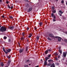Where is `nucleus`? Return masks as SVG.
Listing matches in <instances>:
<instances>
[{
  "label": "nucleus",
  "mask_w": 67,
  "mask_h": 67,
  "mask_svg": "<svg viewBox=\"0 0 67 67\" xmlns=\"http://www.w3.org/2000/svg\"><path fill=\"white\" fill-rule=\"evenodd\" d=\"M56 12V10H53V13H55Z\"/></svg>",
  "instance_id": "25"
},
{
  "label": "nucleus",
  "mask_w": 67,
  "mask_h": 67,
  "mask_svg": "<svg viewBox=\"0 0 67 67\" xmlns=\"http://www.w3.org/2000/svg\"><path fill=\"white\" fill-rule=\"evenodd\" d=\"M59 13H60L61 14H63V12H62V10H59Z\"/></svg>",
  "instance_id": "16"
},
{
  "label": "nucleus",
  "mask_w": 67,
  "mask_h": 67,
  "mask_svg": "<svg viewBox=\"0 0 67 67\" xmlns=\"http://www.w3.org/2000/svg\"><path fill=\"white\" fill-rule=\"evenodd\" d=\"M1 65L2 67L3 66H4V64H3V63H2V62L1 63Z\"/></svg>",
  "instance_id": "17"
},
{
  "label": "nucleus",
  "mask_w": 67,
  "mask_h": 67,
  "mask_svg": "<svg viewBox=\"0 0 67 67\" xmlns=\"http://www.w3.org/2000/svg\"><path fill=\"white\" fill-rule=\"evenodd\" d=\"M67 55V52H63V56L64 57H66Z\"/></svg>",
  "instance_id": "5"
},
{
  "label": "nucleus",
  "mask_w": 67,
  "mask_h": 67,
  "mask_svg": "<svg viewBox=\"0 0 67 67\" xmlns=\"http://www.w3.org/2000/svg\"><path fill=\"white\" fill-rule=\"evenodd\" d=\"M6 3H7V4H8V3H9V2L7 1V2H6Z\"/></svg>",
  "instance_id": "46"
},
{
  "label": "nucleus",
  "mask_w": 67,
  "mask_h": 67,
  "mask_svg": "<svg viewBox=\"0 0 67 67\" xmlns=\"http://www.w3.org/2000/svg\"><path fill=\"white\" fill-rule=\"evenodd\" d=\"M25 39V38H24L23 37L21 38V40H24Z\"/></svg>",
  "instance_id": "31"
},
{
  "label": "nucleus",
  "mask_w": 67,
  "mask_h": 67,
  "mask_svg": "<svg viewBox=\"0 0 67 67\" xmlns=\"http://www.w3.org/2000/svg\"><path fill=\"white\" fill-rule=\"evenodd\" d=\"M29 65H31L30 64H29Z\"/></svg>",
  "instance_id": "59"
},
{
  "label": "nucleus",
  "mask_w": 67,
  "mask_h": 67,
  "mask_svg": "<svg viewBox=\"0 0 67 67\" xmlns=\"http://www.w3.org/2000/svg\"><path fill=\"white\" fill-rule=\"evenodd\" d=\"M66 4L67 5V2H66Z\"/></svg>",
  "instance_id": "56"
},
{
  "label": "nucleus",
  "mask_w": 67,
  "mask_h": 67,
  "mask_svg": "<svg viewBox=\"0 0 67 67\" xmlns=\"http://www.w3.org/2000/svg\"><path fill=\"white\" fill-rule=\"evenodd\" d=\"M32 10V7H30L29 9L28 10L27 12H30L31 11V10Z\"/></svg>",
  "instance_id": "6"
},
{
  "label": "nucleus",
  "mask_w": 67,
  "mask_h": 67,
  "mask_svg": "<svg viewBox=\"0 0 67 67\" xmlns=\"http://www.w3.org/2000/svg\"><path fill=\"white\" fill-rule=\"evenodd\" d=\"M64 41L65 42H67V40H65Z\"/></svg>",
  "instance_id": "45"
},
{
  "label": "nucleus",
  "mask_w": 67,
  "mask_h": 67,
  "mask_svg": "<svg viewBox=\"0 0 67 67\" xmlns=\"http://www.w3.org/2000/svg\"><path fill=\"white\" fill-rule=\"evenodd\" d=\"M8 40V41L9 42H10L11 41V40L10 39H9Z\"/></svg>",
  "instance_id": "39"
},
{
  "label": "nucleus",
  "mask_w": 67,
  "mask_h": 67,
  "mask_svg": "<svg viewBox=\"0 0 67 67\" xmlns=\"http://www.w3.org/2000/svg\"><path fill=\"white\" fill-rule=\"evenodd\" d=\"M0 27H1V26H0Z\"/></svg>",
  "instance_id": "64"
},
{
  "label": "nucleus",
  "mask_w": 67,
  "mask_h": 67,
  "mask_svg": "<svg viewBox=\"0 0 67 67\" xmlns=\"http://www.w3.org/2000/svg\"><path fill=\"white\" fill-rule=\"evenodd\" d=\"M4 16H2V18H4Z\"/></svg>",
  "instance_id": "54"
},
{
  "label": "nucleus",
  "mask_w": 67,
  "mask_h": 67,
  "mask_svg": "<svg viewBox=\"0 0 67 67\" xmlns=\"http://www.w3.org/2000/svg\"><path fill=\"white\" fill-rule=\"evenodd\" d=\"M27 31H28L29 30V27H27Z\"/></svg>",
  "instance_id": "42"
},
{
  "label": "nucleus",
  "mask_w": 67,
  "mask_h": 67,
  "mask_svg": "<svg viewBox=\"0 0 67 67\" xmlns=\"http://www.w3.org/2000/svg\"><path fill=\"white\" fill-rule=\"evenodd\" d=\"M63 19H64V17H63Z\"/></svg>",
  "instance_id": "63"
},
{
  "label": "nucleus",
  "mask_w": 67,
  "mask_h": 67,
  "mask_svg": "<svg viewBox=\"0 0 67 67\" xmlns=\"http://www.w3.org/2000/svg\"><path fill=\"white\" fill-rule=\"evenodd\" d=\"M3 51H4V52H5V49H3Z\"/></svg>",
  "instance_id": "48"
},
{
  "label": "nucleus",
  "mask_w": 67,
  "mask_h": 67,
  "mask_svg": "<svg viewBox=\"0 0 67 67\" xmlns=\"http://www.w3.org/2000/svg\"><path fill=\"white\" fill-rule=\"evenodd\" d=\"M56 1H58V0H56Z\"/></svg>",
  "instance_id": "62"
},
{
  "label": "nucleus",
  "mask_w": 67,
  "mask_h": 67,
  "mask_svg": "<svg viewBox=\"0 0 67 67\" xmlns=\"http://www.w3.org/2000/svg\"><path fill=\"white\" fill-rule=\"evenodd\" d=\"M7 30V28L4 27H2L1 28H0V31L3 32H4Z\"/></svg>",
  "instance_id": "1"
},
{
  "label": "nucleus",
  "mask_w": 67,
  "mask_h": 67,
  "mask_svg": "<svg viewBox=\"0 0 67 67\" xmlns=\"http://www.w3.org/2000/svg\"><path fill=\"white\" fill-rule=\"evenodd\" d=\"M59 52L61 54L62 53V50H59Z\"/></svg>",
  "instance_id": "19"
},
{
  "label": "nucleus",
  "mask_w": 67,
  "mask_h": 67,
  "mask_svg": "<svg viewBox=\"0 0 67 67\" xmlns=\"http://www.w3.org/2000/svg\"><path fill=\"white\" fill-rule=\"evenodd\" d=\"M49 59V58L47 57L46 58H45V60H46V61L47 62V60L48 59Z\"/></svg>",
  "instance_id": "12"
},
{
  "label": "nucleus",
  "mask_w": 67,
  "mask_h": 67,
  "mask_svg": "<svg viewBox=\"0 0 67 67\" xmlns=\"http://www.w3.org/2000/svg\"><path fill=\"white\" fill-rule=\"evenodd\" d=\"M48 53H49V52L47 50L45 52V53L46 54H47Z\"/></svg>",
  "instance_id": "15"
},
{
  "label": "nucleus",
  "mask_w": 67,
  "mask_h": 67,
  "mask_svg": "<svg viewBox=\"0 0 67 67\" xmlns=\"http://www.w3.org/2000/svg\"><path fill=\"white\" fill-rule=\"evenodd\" d=\"M6 51H7V52H8V53L9 52H11V49H6Z\"/></svg>",
  "instance_id": "9"
},
{
  "label": "nucleus",
  "mask_w": 67,
  "mask_h": 67,
  "mask_svg": "<svg viewBox=\"0 0 67 67\" xmlns=\"http://www.w3.org/2000/svg\"><path fill=\"white\" fill-rule=\"evenodd\" d=\"M5 67H8L7 66H5Z\"/></svg>",
  "instance_id": "60"
},
{
  "label": "nucleus",
  "mask_w": 67,
  "mask_h": 67,
  "mask_svg": "<svg viewBox=\"0 0 67 67\" xmlns=\"http://www.w3.org/2000/svg\"><path fill=\"white\" fill-rule=\"evenodd\" d=\"M53 60H48L49 62H52Z\"/></svg>",
  "instance_id": "23"
},
{
  "label": "nucleus",
  "mask_w": 67,
  "mask_h": 67,
  "mask_svg": "<svg viewBox=\"0 0 67 67\" xmlns=\"http://www.w3.org/2000/svg\"><path fill=\"white\" fill-rule=\"evenodd\" d=\"M59 65V63L57 65Z\"/></svg>",
  "instance_id": "57"
},
{
  "label": "nucleus",
  "mask_w": 67,
  "mask_h": 67,
  "mask_svg": "<svg viewBox=\"0 0 67 67\" xmlns=\"http://www.w3.org/2000/svg\"><path fill=\"white\" fill-rule=\"evenodd\" d=\"M13 6H12L10 8L11 9H12V8H13Z\"/></svg>",
  "instance_id": "43"
},
{
  "label": "nucleus",
  "mask_w": 67,
  "mask_h": 67,
  "mask_svg": "<svg viewBox=\"0 0 67 67\" xmlns=\"http://www.w3.org/2000/svg\"><path fill=\"white\" fill-rule=\"evenodd\" d=\"M29 60H26V62H29Z\"/></svg>",
  "instance_id": "53"
},
{
  "label": "nucleus",
  "mask_w": 67,
  "mask_h": 67,
  "mask_svg": "<svg viewBox=\"0 0 67 67\" xmlns=\"http://www.w3.org/2000/svg\"><path fill=\"white\" fill-rule=\"evenodd\" d=\"M58 58H60V56L59 55H58Z\"/></svg>",
  "instance_id": "47"
},
{
  "label": "nucleus",
  "mask_w": 67,
  "mask_h": 67,
  "mask_svg": "<svg viewBox=\"0 0 67 67\" xmlns=\"http://www.w3.org/2000/svg\"><path fill=\"white\" fill-rule=\"evenodd\" d=\"M36 38L37 39V40H39V37L38 36H37V37H36Z\"/></svg>",
  "instance_id": "24"
},
{
  "label": "nucleus",
  "mask_w": 67,
  "mask_h": 67,
  "mask_svg": "<svg viewBox=\"0 0 67 67\" xmlns=\"http://www.w3.org/2000/svg\"><path fill=\"white\" fill-rule=\"evenodd\" d=\"M7 58H9V59L10 58V56H7Z\"/></svg>",
  "instance_id": "35"
},
{
  "label": "nucleus",
  "mask_w": 67,
  "mask_h": 67,
  "mask_svg": "<svg viewBox=\"0 0 67 67\" xmlns=\"http://www.w3.org/2000/svg\"><path fill=\"white\" fill-rule=\"evenodd\" d=\"M48 66H51V64H50V63H49L48 64Z\"/></svg>",
  "instance_id": "41"
},
{
  "label": "nucleus",
  "mask_w": 67,
  "mask_h": 67,
  "mask_svg": "<svg viewBox=\"0 0 67 67\" xmlns=\"http://www.w3.org/2000/svg\"><path fill=\"white\" fill-rule=\"evenodd\" d=\"M64 1L63 0L62 1L61 3H64Z\"/></svg>",
  "instance_id": "33"
},
{
  "label": "nucleus",
  "mask_w": 67,
  "mask_h": 67,
  "mask_svg": "<svg viewBox=\"0 0 67 67\" xmlns=\"http://www.w3.org/2000/svg\"><path fill=\"white\" fill-rule=\"evenodd\" d=\"M39 24L40 25V26H41L42 25V24H43V23H42V22H41Z\"/></svg>",
  "instance_id": "21"
},
{
  "label": "nucleus",
  "mask_w": 67,
  "mask_h": 67,
  "mask_svg": "<svg viewBox=\"0 0 67 67\" xmlns=\"http://www.w3.org/2000/svg\"><path fill=\"white\" fill-rule=\"evenodd\" d=\"M52 9H53V10H54V9H55V8H54V7H52Z\"/></svg>",
  "instance_id": "28"
},
{
  "label": "nucleus",
  "mask_w": 67,
  "mask_h": 67,
  "mask_svg": "<svg viewBox=\"0 0 67 67\" xmlns=\"http://www.w3.org/2000/svg\"><path fill=\"white\" fill-rule=\"evenodd\" d=\"M25 67H28V65H24Z\"/></svg>",
  "instance_id": "27"
},
{
  "label": "nucleus",
  "mask_w": 67,
  "mask_h": 67,
  "mask_svg": "<svg viewBox=\"0 0 67 67\" xmlns=\"http://www.w3.org/2000/svg\"><path fill=\"white\" fill-rule=\"evenodd\" d=\"M10 62H11V61H10V60H9L8 63V65H10Z\"/></svg>",
  "instance_id": "13"
},
{
  "label": "nucleus",
  "mask_w": 67,
  "mask_h": 67,
  "mask_svg": "<svg viewBox=\"0 0 67 67\" xmlns=\"http://www.w3.org/2000/svg\"><path fill=\"white\" fill-rule=\"evenodd\" d=\"M23 52V49H20L19 50V53H22Z\"/></svg>",
  "instance_id": "8"
},
{
  "label": "nucleus",
  "mask_w": 67,
  "mask_h": 67,
  "mask_svg": "<svg viewBox=\"0 0 67 67\" xmlns=\"http://www.w3.org/2000/svg\"><path fill=\"white\" fill-rule=\"evenodd\" d=\"M49 36H50V37H52L53 38H55V37L53 36V35L52 34H49Z\"/></svg>",
  "instance_id": "3"
},
{
  "label": "nucleus",
  "mask_w": 67,
  "mask_h": 67,
  "mask_svg": "<svg viewBox=\"0 0 67 67\" xmlns=\"http://www.w3.org/2000/svg\"><path fill=\"white\" fill-rule=\"evenodd\" d=\"M55 59L56 60H58V59H57V57H55Z\"/></svg>",
  "instance_id": "29"
},
{
  "label": "nucleus",
  "mask_w": 67,
  "mask_h": 67,
  "mask_svg": "<svg viewBox=\"0 0 67 67\" xmlns=\"http://www.w3.org/2000/svg\"><path fill=\"white\" fill-rule=\"evenodd\" d=\"M14 29V26H11L10 27H9V29L10 30H12Z\"/></svg>",
  "instance_id": "7"
},
{
  "label": "nucleus",
  "mask_w": 67,
  "mask_h": 67,
  "mask_svg": "<svg viewBox=\"0 0 67 67\" xmlns=\"http://www.w3.org/2000/svg\"><path fill=\"white\" fill-rule=\"evenodd\" d=\"M3 49H4V47H3Z\"/></svg>",
  "instance_id": "51"
},
{
  "label": "nucleus",
  "mask_w": 67,
  "mask_h": 67,
  "mask_svg": "<svg viewBox=\"0 0 67 67\" xmlns=\"http://www.w3.org/2000/svg\"><path fill=\"white\" fill-rule=\"evenodd\" d=\"M58 14L60 16H61L62 15L60 13H59Z\"/></svg>",
  "instance_id": "30"
},
{
  "label": "nucleus",
  "mask_w": 67,
  "mask_h": 67,
  "mask_svg": "<svg viewBox=\"0 0 67 67\" xmlns=\"http://www.w3.org/2000/svg\"><path fill=\"white\" fill-rule=\"evenodd\" d=\"M36 29H37V28L35 27V30Z\"/></svg>",
  "instance_id": "52"
},
{
  "label": "nucleus",
  "mask_w": 67,
  "mask_h": 67,
  "mask_svg": "<svg viewBox=\"0 0 67 67\" xmlns=\"http://www.w3.org/2000/svg\"><path fill=\"white\" fill-rule=\"evenodd\" d=\"M7 37H4V40H6L7 39Z\"/></svg>",
  "instance_id": "26"
},
{
  "label": "nucleus",
  "mask_w": 67,
  "mask_h": 67,
  "mask_svg": "<svg viewBox=\"0 0 67 67\" xmlns=\"http://www.w3.org/2000/svg\"><path fill=\"white\" fill-rule=\"evenodd\" d=\"M26 52H27V48H26Z\"/></svg>",
  "instance_id": "50"
},
{
  "label": "nucleus",
  "mask_w": 67,
  "mask_h": 67,
  "mask_svg": "<svg viewBox=\"0 0 67 67\" xmlns=\"http://www.w3.org/2000/svg\"><path fill=\"white\" fill-rule=\"evenodd\" d=\"M55 38H57L58 39V41L59 42H60V41H61V38H60V37H59L57 36H55Z\"/></svg>",
  "instance_id": "2"
},
{
  "label": "nucleus",
  "mask_w": 67,
  "mask_h": 67,
  "mask_svg": "<svg viewBox=\"0 0 67 67\" xmlns=\"http://www.w3.org/2000/svg\"><path fill=\"white\" fill-rule=\"evenodd\" d=\"M9 18L10 19H13V17L11 16H10Z\"/></svg>",
  "instance_id": "20"
},
{
  "label": "nucleus",
  "mask_w": 67,
  "mask_h": 67,
  "mask_svg": "<svg viewBox=\"0 0 67 67\" xmlns=\"http://www.w3.org/2000/svg\"><path fill=\"white\" fill-rule=\"evenodd\" d=\"M44 65H47V61H44Z\"/></svg>",
  "instance_id": "18"
},
{
  "label": "nucleus",
  "mask_w": 67,
  "mask_h": 67,
  "mask_svg": "<svg viewBox=\"0 0 67 67\" xmlns=\"http://www.w3.org/2000/svg\"><path fill=\"white\" fill-rule=\"evenodd\" d=\"M51 16H52V17H53V19H56V16H55V15H54L53 13H52V14Z\"/></svg>",
  "instance_id": "4"
},
{
  "label": "nucleus",
  "mask_w": 67,
  "mask_h": 67,
  "mask_svg": "<svg viewBox=\"0 0 67 67\" xmlns=\"http://www.w3.org/2000/svg\"><path fill=\"white\" fill-rule=\"evenodd\" d=\"M51 55H48V57H51Z\"/></svg>",
  "instance_id": "40"
},
{
  "label": "nucleus",
  "mask_w": 67,
  "mask_h": 67,
  "mask_svg": "<svg viewBox=\"0 0 67 67\" xmlns=\"http://www.w3.org/2000/svg\"><path fill=\"white\" fill-rule=\"evenodd\" d=\"M51 51H52V49H51V48H50L49 49H48V50H47L48 51L49 53V52H50Z\"/></svg>",
  "instance_id": "14"
},
{
  "label": "nucleus",
  "mask_w": 67,
  "mask_h": 67,
  "mask_svg": "<svg viewBox=\"0 0 67 67\" xmlns=\"http://www.w3.org/2000/svg\"><path fill=\"white\" fill-rule=\"evenodd\" d=\"M22 35H23V36H24V33H22Z\"/></svg>",
  "instance_id": "36"
},
{
  "label": "nucleus",
  "mask_w": 67,
  "mask_h": 67,
  "mask_svg": "<svg viewBox=\"0 0 67 67\" xmlns=\"http://www.w3.org/2000/svg\"><path fill=\"white\" fill-rule=\"evenodd\" d=\"M41 61L42 60V59H41Z\"/></svg>",
  "instance_id": "61"
},
{
  "label": "nucleus",
  "mask_w": 67,
  "mask_h": 67,
  "mask_svg": "<svg viewBox=\"0 0 67 67\" xmlns=\"http://www.w3.org/2000/svg\"><path fill=\"white\" fill-rule=\"evenodd\" d=\"M8 8H9V9H10V8H10V7L9 5H8Z\"/></svg>",
  "instance_id": "38"
},
{
  "label": "nucleus",
  "mask_w": 67,
  "mask_h": 67,
  "mask_svg": "<svg viewBox=\"0 0 67 67\" xmlns=\"http://www.w3.org/2000/svg\"><path fill=\"white\" fill-rule=\"evenodd\" d=\"M59 49H61V47H59Z\"/></svg>",
  "instance_id": "44"
},
{
  "label": "nucleus",
  "mask_w": 67,
  "mask_h": 67,
  "mask_svg": "<svg viewBox=\"0 0 67 67\" xmlns=\"http://www.w3.org/2000/svg\"><path fill=\"white\" fill-rule=\"evenodd\" d=\"M65 33H66V34H67V32H64Z\"/></svg>",
  "instance_id": "49"
},
{
  "label": "nucleus",
  "mask_w": 67,
  "mask_h": 67,
  "mask_svg": "<svg viewBox=\"0 0 67 67\" xmlns=\"http://www.w3.org/2000/svg\"><path fill=\"white\" fill-rule=\"evenodd\" d=\"M32 36V34H30L29 35L28 37H29V38H30V37H31Z\"/></svg>",
  "instance_id": "10"
},
{
  "label": "nucleus",
  "mask_w": 67,
  "mask_h": 67,
  "mask_svg": "<svg viewBox=\"0 0 67 67\" xmlns=\"http://www.w3.org/2000/svg\"><path fill=\"white\" fill-rule=\"evenodd\" d=\"M25 1H26L27 2H29V1H28V0H26Z\"/></svg>",
  "instance_id": "55"
},
{
  "label": "nucleus",
  "mask_w": 67,
  "mask_h": 67,
  "mask_svg": "<svg viewBox=\"0 0 67 67\" xmlns=\"http://www.w3.org/2000/svg\"><path fill=\"white\" fill-rule=\"evenodd\" d=\"M1 1H2V0H0V1L1 2Z\"/></svg>",
  "instance_id": "58"
},
{
  "label": "nucleus",
  "mask_w": 67,
  "mask_h": 67,
  "mask_svg": "<svg viewBox=\"0 0 67 67\" xmlns=\"http://www.w3.org/2000/svg\"><path fill=\"white\" fill-rule=\"evenodd\" d=\"M55 55L56 56H57V55H58V54L57 53H55Z\"/></svg>",
  "instance_id": "32"
},
{
  "label": "nucleus",
  "mask_w": 67,
  "mask_h": 67,
  "mask_svg": "<svg viewBox=\"0 0 67 67\" xmlns=\"http://www.w3.org/2000/svg\"><path fill=\"white\" fill-rule=\"evenodd\" d=\"M53 21L54 22H55V21H56V20H55V19H53Z\"/></svg>",
  "instance_id": "34"
},
{
  "label": "nucleus",
  "mask_w": 67,
  "mask_h": 67,
  "mask_svg": "<svg viewBox=\"0 0 67 67\" xmlns=\"http://www.w3.org/2000/svg\"><path fill=\"white\" fill-rule=\"evenodd\" d=\"M47 39L48 40H49L50 41H51V38H50L48 37L47 38Z\"/></svg>",
  "instance_id": "22"
},
{
  "label": "nucleus",
  "mask_w": 67,
  "mask_h": 67,
  "mask_svg": "<svg viewBox=\"0 0 67 67\" xmlns=\"http://www.w3.org/2000/svg\"><path fill=\"white\" fill-rule=\"evenodd\" d=\"M51 67H55V64L54 63H53L51 65Z\"/></svg>",
  "instance_id": "11"
},
{
  "label": "nucleus",
  "mask_w": 67,
  "mask_h": 67,
  "mask_svg": "<svg viewBox=\"0 0 67 67\" xmlns=\"http://www.w3.org/2000/svg\"><path fill=\"white\" fill-rule=\"evenodd\" d=\"M5 53L6 54H8V52H7L6 51H5Z\"/></svg>",
  "instance_id": "37"
}]
</instances>
